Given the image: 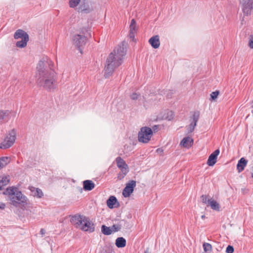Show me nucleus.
<instances>
[{
	"label": "nucleus",
	"instance_id": "43",
	"mask_svg": "<svg viewBox=\"0 0 253 253\" xmlns=\"http://www.w3.org/2000/svg\"><path fill=\"white\" fill-rule=\"evenodd\" d=\"M150 253L149 252V250H147L145 251V253Z\"/></svg>",
	"mask_w": 253,
	"mask_h": 253
},
{
	"label": "nucleus",
	"instance_id": "17",
	"mask_svg": "<svg viewBox=\"0 0 253 253\" xmlns=\"http://www.w3.org/2000/svg\"><path fill=\"white\" fill-rule=\"evenodd\" d=\"M136 32V23L134 19H132L130 25L129 37L132 40L134 38L135 34Z\"/></svg>",
	"mask_w": 253,
	"mask_h": 253
},
{
	"label": "nucleus",
	"instance_id": "16",
	"mask_svg": "<svg viewBox=\"0 0 253 253\" xmlns=\"http://www.w3.org/2000/svg\"><path fill=\"white\" fill-rule=\"evenodd\" d=\"M248 161L244 158H241L237 165V169L239 172L242 171L247 166Z\"/></svg>",
	"mask_w": 253,
	"mask_h": 253
},
{
	"label": "nucleus",
	"instance_id": "33",
	"mask_svg": "<svg viewBox=\"0 0 253 253\" xmlns=\"http://www.w3.org/2000/svg\"><path fill=\"white\" fill-rule=\"evenodd\" d=\"M111 227V229L112 230V233H114V232L119 231L121 229V226L119 224L113 225Z\"/></svg>",
	"mask_w": 253,
	"mask_h": 253
},
{
	"label": "nucleus",
	"instance_id": "21",
	"mask_svg": "<svg viewBox=\"0 0 253 253\" xmlns=\"http://www.w3.org/2000/svg\"><path fill=\"white\" fill-rule=\"evenodd\" d=\"M10 162V159L8 157L0 158V169L6 167Z\"/></svg>",
	"mask_w": 253,
	"mask_h": 253
},
{
	"label": "nucleus",
	"instance_id": "34",
	"mask_svg": "<svg viewBox=\"0 0 253 253\" xmlns=\"http://www.w3.org/2000/svg\"><path fill=\"white\" fill-rule=\"evenodd\" d=\"M218 94H219L218 91H215L212 92L211 94V99L212 100H214L217 97Z\"/></svg>",
	"mask_w": 253,
	"mask_h": 253
},
{
	"label": "nucleus",
	"instance_id": "9",
	"mask_svg": "<svg viewBox=\"0 0 253 253\" xmlns=\"http://www.w3.org/2000/svg\"><path fill=\"white\" fill-rule=\"evenodd\" d=\"M199 117L200 113L199 112H194L190 119V124L187 126V130L188 132H192L194 131L195 126H197V123L199 120Z\"/></svg>",
	"mask_w": 253,
	"mask_h": 253
},
{
	"label": "nucleus",
	"instance_id": "30",
	"mask_svg": "<svg viewBox=\"0 0 253 253\" xmlns=\"http://www.w3.org/2000/svg\"><path fill=\"white\" fill-rule=\"evenodd\" d=\"M81 0H70L69 4L70 7L74 8L80 3Z\"/></svg>",
	"mask_w": 253,
	"mask_h": 253
},
{
	"label": "nucleus",
	"instance_id": "25",
	"mask_svg": "<svg viewBox=\"0 0 253 253\" xmlns=\"http://www.w3.org/2000/svg\"><path fill=\"white\" fill-rule=\"evenodd\" d=\"M29 40V36L27 37H24V38L22 39L21 41H18L16 42V46L18 47H24L26 46L27 42Z\"/></svg>",
	"mask_w": 253,
	"mask_h": 253
},
{
	"label": "nucleus",
	"instance_id": "40",
	"mask_svg": "<svg viewBox=\"0 0 253 253\" xmlns=\"http://www.w3.org/2000/svg\"><path fill=\"white\" fill-rule=\"evenodd\" d=\"M157 152H163V150H162V149L159 148V149H158L157 150Z\"/></svg>",
	"mask_w": 253,
	"mask_h": 253
},
{
	"label": "nucleus",
	"instance_id": "27",
	"mask_svg": "<svg viewBox=\"0 0 253 253\" xmlns=\"http://www.w3.org/2000/svg\"><path fill=\"white\" fill-rule=\"evenodd\" d=\"M128 172V170L127 169H121V172H120L118 174L117 178L119 180H122L123 179L124 177L126 176V175L127 173Z\"/></svg>",
	"mask_w": 253,
	"mask_h": 253
},
{
	"label": "nucleus",
	"instance_id": "8",
	"mask_svg": "<svg viewBox=\"0 0 253 253\" xmlns=\"http://www.w3.org/2000/svg\"><path fill=\"white\" fill-rule=\"evenodd\" d=\"M253 0H242L240 4L243 12L245 15L251 14L253 8Z\"/></svg>",
	"mask_w": 253,
	"mask_h": 253
},
{
	"label": "nucleus",
	"instance_id": "22",
	"mask_svg": "<svg viewBox=\"0 0 253 253\" xmlns=\"http://www.w3.org/2000/svg\"><path fill=\"white\" fill-rule=\"evenodd\" d=\"M14 37L15 39L19 38H21L22 39L24 38V37H28V35L22 30H18L15 33Z\"/></svg>",
	"mask_w": 253,
	"mask_h": 253
},
{
	"label": "nucleus",
	"instance_id": "2",
	"mask_svg": "<svg viewBox=\"0 0 253 253\" xmlns=\"http://www.w3.org/2000/svg\"><path fill=\"white\" fill-rule=\"evenodd\" d=\"M126 42H122L109 54L104 69L105 78L112 76L115 70L123 63L126 52Z\"/></svg>",
	"mask_w": 253,
	"mask_h": 253
},
{
	"label": "nucleus",
	"instance_id": "4",
	"mask_svg": "<svg viewBox=\"0 0 253 253\" xmlns=\"http://www.w3.org/2000/svg\"><path fill=\"white\" fill-rule=\"evenodd\" d=\"M71 222L76 228L84 231L92 233L95 230L94 224L85 216L74 215L72 217Z\"/></svg>",
	"mask_w": 253,
	"mask_h": 253
},
{
	"label": "nucleus",
	"instance_id": "18",
	"mask_svg": "<svg viewBox=\"0 0 253 253\" xmlns=\"http://www.w3.org/2000/svg\"><path fill=\"white\" fill-rule=\"evenodd\" d=\"M84 189L86 191H90L92 190L94 187V183L90 180H86L83 182Z\"/></svg>",
	"mask_w": 253,
	"mask_h": 253
},
{
	"label": "nucleus",
	"instance_id": "38",
	"mask_svg": "<svg viewBox=\"0 0 253 253\" xmlns=\"http://www.w3.org/2000/svg\"><path fill=\"white\" fill-rule=\"evenodd\" d=\"M40 233L43 236L45 234V230L43 229H41L40 230Z\"/></svg>",
	"mask_w": 253,
	"mask_h": 253
},
{
	"label": "nucleus",
	"instance_id": "36",
	"mask_svg": "<svg viewBox=\"0 0 253 253\" xmlns=\"http://www.w3.org/2000/svg\"><path fill=\"white\" fill-rule=\"evenodd\" d=\"M139 96V94H138L136 93H133L131 95L130 98L132 100H136V99H138Z\"/></svg>",
	"mask_w": 253,
	"mask_h": 253
},
{
	"label": "nucleus",
	"instance_id": "19",
	"mask_svg": "<svg viewBox=\"0 0 253 253\" xmlns=\"http://www.w3.org/2000/svg\"><path fill=\"white\" fill-rule=\"evenodd\" d=\"M118 204L117 200L115 196H111L107 201V206L110 209L116 207V205Z\"/></svg>",
	"mask_w": 253,
	"mask_h": 253
},
{
	"label": "nucleus",
	"instance_id": "26",
	"mask_svg": "<svg viewBox=\"0 0 253 253\" xmlns=\"http://www.w3.org/2000/svg\"><path fill=\"white\" fill-rule=\"evenodd\" d=\"M101 232L105 235H109L112 233V230L111 227H107L106 225H102L101 227Z\"/></svg>",
	"mask_w": 253,
	"mask_h": 253
},
{
	"label": "nucleus",
	"instance_id": "31",
	"mask_svg": "<svg viewBox=\"0 0 253 253\" xmlns=\"http://www.w3.org/2000/svg\"><path fill=\"white\" fill-rule=\"evenodd\" d=\"M201 199L203 203L208 204V206H209L212 199H209L208 196L202 195Z\"/></svg>",
	"mask_w": 253,
	"mask_h": 253
},
{
	"label": "nucleus",
	"instance_id": "1",
	"mask_svg": "<svg viewBox=\"0 0 253 253\" xmlns=\"http://www.w3.org/2000/svg\"><path fill=\"white\" fill-rule=\"evenodd\" d=\"M53 62L47 58L41 60L37 66L35 76L38 85L47 91H52L57 86V76L53 69Z\"/></svg>",
	"mask_w": 253,
	"mask_h": 253
},
{
	"label": "nucleus",
	"instance_id": "10",
	"mask_svg": "<svg viewBox=\"0 0 253 253\" xmlns=\"http://www.w3.org/2000/svg\"><path fill=\"white\" fill-rule=\"evenodd\" d=\"M136 186V181L134 180L130 181L126 184V186L123 191V195L125 197H128L133 192V189Z\"/></svg>",
	"mask_w": 253,
	"mask_h": 253
},
{
	"label": "nucleus",
	"instance_id": "14",
	"mask_svg": "<svg viewBox=\"0 0 253 253\" xmlns=\"http://www.w3.org/2000/svg\"><path fill=\"white\" fill-rule=\"evenodd\" d=\"M29 189L31 191L32 195L34 197H36L38 198H41L43 196V193L41 189L38 188L31 186L29 188Z\"/></svg>",
	"mask_w": 253,
	"mask_h": 253
},
{
	"label": "nucleus",
	"instance_id": "11",
	"mask_svg": "<svg viewBox=\"0 0 253 253\" xmlns=\"http://www.w3.org/2000/svg\"><path fill=\"white\" fill-rule=\"evenodd\" d=\"M219 152V150L217 149L210 155L207 161V165L208 166H213L216 163Z\"/></svg>",
	"mask_w": 253,
	"mask_h": 253
},
{
	"label": "nucleus",
	"instance_id": "5",
	"mask_svg": "<svg viewBox=\"0 0 253 253\" xmlns=\"http://www.w3.org/2000/svg\"><path fill=\"white\" fill-rule=\"evenodd\" d=\"M16 138V131L12 129L6 134L3 141L0 143V148L6 149L11 147L15 143Z\"/></svg>",
	"mask_w": 253,
	"mask_h": 253
},
{
	"label": "nucleus",
	"instance_id": "37",
	"mask_svg": "<svg viewBox=\"0 0 253 253\" xmlns=\"http://www.w3.org/2000/svg\"><path fill=\"white\" fill-rule=\"evenodd\" d=\"M5 205L3 203L0 202V209L3 210L5 208Z\"/></svg>",
	"mask_w": 253,
	"mask_h": 253
},
{
	"label": "nucleus",
	"instance_id": "12",
	"mask_svg": "<svg viewBox=\"0 0 253 253\" xmlns=\"http://www.w3.org/2000/svg\"><path fill=\"white\" fill-rule=\"evenodd\" d=\"M149 42L154 48H158L160 45L159 37L158 35L153 36L149 40Z\"/></svg>",
	"mask_w": 253,
	"mask_h": 253
},
{
	"label": "nucleus",
	"instance_id": "13",
	"mask_svg": "<svg viewBox=\"0 0 253 253\" xmlns=\"http://www.w3.org/2000/svg\"><path fill=\"white\" fill-rule=\"evenodd\" d=\"M193 144V139L189 137H184L180 142V145L182 146L183 147L189 148Z\"/></svg>",
	"mask_w": 253,
	"mask_h": 253
},
{
	"label": "nucleus",
	"instance_id": "20",
	"mask_svg": "<svg viewBox=\"0 0 253 253\" xmlns=\"http://www.w3.org/2000/svg\"><path fill=\"white\" fill-rule=\"evenodd\" d=\"M116 163L117 166L121 169H128V166L126 164L125 161H124L121 157H118L116 159Z\"/></svg>",
	"mask_w": 253,
	"mask_h": 253
},
{
	"label": "nucleus",
	"instance_id": "28",
	"mask_svg": "<svg viewBox=\"0 0 253 253\" xmlns=\"http://www.w3.org/2000/svg\"><path fill=\"white\" fill-rule=\"evenodd\" d=\"M204 250L205 252L207 253H210L211 251L212 247L211 245L207 243H204L203 245Z\"/></svg>",
	"mask_w": 253,
	"mask_h": 253
},
{
	"label": "nucleus",
	"instance_id": "29",
	"mask_svg": "<svg viewBox=\"0 0 253 253\" xmlns=\"http://www.w3.org/2000/svg\"><path fill=\"white\" fill-rule=\"evenodd\" d=\"M10 114V112L8 110H0V120L4 119L6 117L8 116Z\"/></svg>",
	"mask_w": 253,
	"mask_h": 253
},
{
	"label": "nucleus",
	"instance_id": "41",
	"mask_svg": "<svg viewBox=\"0 0 253 253\" xmlns=\"http://www.w3.org/2000/svg\"><path fill=\"white\" fill-rule=\"evenodd\" d=\"M201 218H202V219H205V218H206V216H205V215H202L201 216Z\"/></svg>",
	"mask_w": 253,
	"mask_h": 253
},
{
	"label": "nucleus",
	"instance_id": "6",
	"mask_svg": "<svg viewBox=\"0 0 253 253\" xmlns=\"http://www.w3.org/2000/svg\"><path fill=\"white\" fill-rule=\"evenodd\" d=\"M153 135L152 129L147 126L140 128L138 133V140L143 143H148L151 140Z\"/></svg>",
	"mask_w": 253,
	"mask_h": 253
},
{
	"label": "nucleus",
	"instance_id": "15",
	"mask_svg": "<svg viewBox=\"0 0 253 253\" xmlns=\"http://www.w3.org/2000/svg\"><path fill=\"white\" fill-rule=\"evenodd\" d=\"M10 181V176L8 175H3L0 176V190L7 185Z\"/></svg>",
	"mask_w": 253,
	"mask_h": 253
},
{
	"label": "nucleus",
	"instance_id": "32",
	"mask_svg": "<svg viewBox=\"0 0 253 253\" xmlns=\"http://www.w3.org/2000/svg\"><path fill=\"white\" fill-rule=\"evenodd\" d=\"M248 46L253 49V34L250 35L248 38Z\"/></svg>",
	"mask_w": 253,
	"mask_h": 253
},
{
	"label": "nucleus",
	"instance_id": "39",
	"mask_svg": "<svg viewBox=\"0 0 253 253\" xmlns=\"http://www.w3.org/2000/svg\"><path fill=\"white\" fill-rule=\"evenodd\" d=\"M157 126H153V129L154 131H155L157 129Z\"/></svg>",
	"mask_w": 253,
	"mask_h": 253
},
{
	"label": "nucleus",
	"instance_id": "23",
	"mask_svg": "<svg viewBox=\"0 0 253 253\" xmlns=\"http://www.w3.org/2000/svg\"><path fill=\"white\" fill-rule=\"evenodd\" d=\"M115 244L118 248H123L126 245V240L123 237H118L116 240Z\"/></svg>",
	"mask_w": 253,
	"mask_h": 253
},
{
	"label": "nucleus",
	"instance_id": "3",
	"mask_svg": "<svg viewBox=\"0 0 253 253\" xmlns=\"http://www.w3.org/2000/svg\"><path fill=\"white\" fill-rule=\"evenodd\" d=\"M7 195L10 203L16 207H25L28 205V199L17 188L9 187L3 192Z\"/></svg>",
	"mask_w": 253,
	"mask_h": 253
},
{
	"label": "nucleus",
	"instance_id": "35",
	"mask_svg": "<svg viewBox=\"0 0 253 253\" xmlns=\"http://www.w3.org/2000/svg\"><path fill=\"white\" fill-rule=\"evenodd\" d=\"M234 252V248L231 246H228L226 250V252L227 253H233Z\"/></svg>",
	"mask_w": 253,
	"mask_h": 253
},
{
	"label": "nucleus",
	"instance_id": "7",
	"mask_svg": "<svg viewBox=\"0 0 253 253\" xmlns=\"http://www.w3.org/2000/svg\"><path fill=\"white\" fill-rule=\"evenodd\" d=\"M86 41V38L84 35L76 34L73 37V44L78 48L81 53H82L81 48L85 45Z\"/></svg>",
	"mask_w": 253,
	"mask_h": 253
},
{
	"label": "nucleus",
	"instance_id": "24",
	"mask_svg": "<svg viewBox=\"0 0 253 253\" xmlns=\"http://www.w3.org/2000/svg\"><path fill=\"white\" fill-rule=\"evenodd\" d=\"M209 206H210L211 207V209L213 210L216 211H220V206L219 204L217 202H216V201H215L214 200H213L212 199L210 201V203Z\"/></svg>",
	"mask_w": 253,
	"mask_h": 253
},
{
	"label": "nucleus",
	"instance_id": "42",
	"mask_svg": "<svg viewBox=\"0 0 253 253\" xmlns=\"http://www.w3.org/2000/svg\"><path fill=\"white\" fill-rule=\"evenodd\" d=\"M169 113L170 114V116L172 118L173 116V113L171 111H169Z\"/></svg>",
	"mask_w": 253,
	"mask_h": 253
}]
</instances>
